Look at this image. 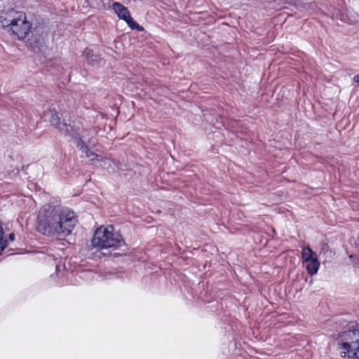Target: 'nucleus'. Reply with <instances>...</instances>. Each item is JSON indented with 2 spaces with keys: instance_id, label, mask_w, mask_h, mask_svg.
Masks as SVG:
<instances>
[{
  "instance_id": "obj_1",
  "label": "nucleus",
  "mask_w": 359,
  "mask_h": 359,
  "mask_svg": "<svg viewBox=\"0 0 359 359\" xmlns=\"http://www.w3.org/2000/svg\"><path fill=\"white\" fill-rule=\"evenodd\" d=\"M77 222L75 213L71 210L46 205L39 211L36 231L46 236L66 237L71 234Z\"/></svg>"
},
{
  "instance_id": "obj_2",
  "label": "nucleus",
  "mask_w": 359,
  "mask_h": 359,
  "mask_svg": "<svg viewBox=\"0 0 359 359\" xmlns=\"http://www.w3.org/2000/svg\"><path fill=\"white\" fill-rule=\"evenodd\" d=\"M91 245L93 248L99 250H109V254L120 250L122 247H126L121 235L118 232H115L112 226H100L97 229L91 239ZM122 253L121 252H114L113 255L116 257Z\"/></svg>"
},
{
  "instance_id": "obj_3",
  "label": "nucleus",
  "mask_w": 359,
  "mask_h": 359,
  "mask_svg": "<svg viewBox=\"0 0 359 359\" xmlns=\"http://www.w3.org/2000/svg\"><path fill=\"white\" fill-rule=\"evenodd\" d=\"M0 25L18 39H25L31 29V24L27 20L25 14L14 8L1 14Z\"/></svg>"
},
{
  "instance_id": "obj_4",
  "label": "nucleus",
  "mask_w": 359,
  "mask_h": 359,
  "mask_svg": "<svg viewBox=\"0 0 359 359\" xmlns=\"http://www.w3.org/2000/svg\"><path fill=\"white\" fill-rule=\"evenodd\" d=\"M339 344L340 354L350 359H359V330H348L342 335Z\"/></svg>"
},
{
  "instance_id": "obj_5",
  "label": "nucleus",
  "mask_w": 359,
  "mask_h": 359,
  "mask_svg": "<svg viewBox=\"0 0 359 359\" xmlns=\"http://www.w3.org/2000/svg\"><path fill=\"white\" fill-rule=\"evenodd\" d=\"M69 137H71L74 140V142L76 144L77 148L82 153L81 157L87 158L90 161H94L95 158H97L98 154L94 153L93 151H91L89 147V145L95 144V142L93 141L92 139H89L87 144L86 142L84 140L86 136H81L77 133L76 130L74 131V134H72V135H70Z\"/></svg>"
},
{
  "instance_id": "obj_6",
  "label": "nucleus",
  "mask_w": 359,
  "mask_h": 359,
  "mask_svg": "<svg viewBox=\"0 0 359 359\" xmlns=\"http://www.w3.org/2000/svg\"><path fill=\"white\" fill-rule=\"evenodd\" d=\"M112 8L118 18L125 21L131 29L137 31H142L144 29L141 25L133 20L128 8L119 2H114L112 4Z\"/></svg>"
},
{
  "instance_id": "obj_7",
  "label": "nucleus",
  "mask_w": 359,
  "mask_h": 359,
  "mask_svg": "<svg viewBox=\"0 0 359 359\" xmlns=\"http://www.w3.org/2000/svg\"><path fill=\"white\" fill-rule=\"evenodd\" d=\"M50 122L51 124L57 128L60 131L64 133L66 135L70 136L74 134L76 129L70 123H67L65 121H60V118L55 111L50 110Z\"/></svg>"
},
{
  "instance_id": "obj_8",
  "label": "nucleus",
  "mask_w": 359,
  "mask_h": 359,
  "mask_svg": "<svg viewBox=\"0 0 359 359\" xmlns=\"http://www.w3.org/2000/svg\"><path fill=\"white\" fill-rule=\"evenodd\" d=\"M95 161L99 163L100 167L107 171L109 173L116 171V165L111 158L103 157L101 155H97V158Z\"/></svg>"
},
{
  "instance_id": "obj_9",
  "label": "nucleus",
  "mask_w": 359,
  "mask_h": 359,
  "mask_svg": "<svg viewBox=\"0 0 359 359\" xmlns=\"http://www.w3.org/2000/svg\"><path fill=\"white\" fill-rule=\"evenodd\" d=\"M303 264H305L306 271L310 276H313L318 273L320 267V262L317 257Z\"/></svg>"
},
{
  "instance_id": "obj_10",
  "label": "nucleus",
  "mask_w": 359,
  "mask_h": 359,
  "mask_svg": "<svg viewBox=\"0 0 359 359\" xmlns=\"http://www.w3.org/2000/svg\"><path fill=\"white\" fill-rule=\"evenodd\" d=\"M316 254L312 250V249L309 247H304L302 250V263H304L308 261H311V259L316 257Z\"/></svg>"
},
{
  "instance_id": "obj_11",
  "label": "nucleus",
  "mask_w": 359,
  "mask_h": 359,
  "mask_svg": "<svg viewBox=\"0 0 359 359\" xmlns=\"http://www.w3.org/2000/svg\"><path fill=\"white\" fill-rule=\"evenodd\" d=\"M332 15L333 18L335 19H339L340 20L348 22V23H353L358 20L357 18L354 20L350 19L346 15L342 13L340 11L335 9L332 13Z\"/></svg>"
},
{
  "instance_id": "obj_12",
  "label": "nucleus",
  "mask_w": 359,
  "mask_h": 359,
  "mask_svg": "<svg viewBox=\"0 0 359 359\" xmlns=\"http://www.w3.org/2000/svg\"><path fill=\"white\" fill-rule=\"evenodd\" d=\"M8 245V241L4 238V230L0 224V252H3Z\"/></svg>"
},
{
  "instance_id": "obj_13",
  "label": "nucleus",
  "mask_w": 359,
  "mask_h": 359,
  "mask_svg": "<svg viewBox=\"0 0 359 359\" xmlns=\"http://www.w3.org/2000/svg\"><path fill=\"white\" fill-rule=\"evenodd\" d=\"M113 276H115L116 278H119V275L118 274H112V273H110L109 274L108 276H106V278L107 279H111Z\"/></svg>"
},
{
  "instance_id": "obj_14",
  "label": "nucleus",
  "mask_w": 359,
  "mask_h": 359,
  "mask_svg": "<svg viewBox=\"0 0 359 359\" xmlns=\"http://www.w3.org/2000/svg\"><path fill=\"white\" fill-rule=\"evenodd\" d=\"M8 239L11 241H13L15 240V234L13 233H11L8 236Z\"/></svg>"
},
{
  "instance_id": "obj_15",
  "label": "nucleus",
  "mask_w": 359,
  "mask_h": 359,
  "mask_svg": "<svg viewBox=\"0 0 359 359\" xmlns=\"http://www.w3.org/2000/svg\"><path fill=\"white\" fill-rule=\"evenodd\" d=\"M354 81L359 83V74H357L354 76Z\"/></svg>"
},
{
  "instance_id": "obj_16",
  "label": "nucleus",
  "mask_w": 359,
  "mask_h": 359,
  "mask_svg": "<svg viewBox=\"0 0 359 359\" xmlns=\"http://www.w3.org/2000/svg\"><path fill=\"white\" fill-rule=\"evenodd\" d=\"M59 267H60L59 264H57L56 266H55L56 271L59 270Z\"/></svg>"
},
{
  "instance_id": "obj_17",
  "label": "nucleus",
  "mask_w": 359,
  "mask_h": 359,
  "mask_svg": "<svg viewBox=\"0 0 359 359\" xmlns=\"http://www.w3.org/2000/svg\"><path fill=\"white\" fill-rule=\"evenodd\" d=\"M88 50H86L85 53L88 54Z\"/></svg>"
},
{
  "instance_id": "obj_18",
  "label": "nucleus",
  "mask_w": 359,
  "mask_h": 359,
  "mask_svg": "<svg viewBox=\"0 0 359 359\" xmlns=\"http://www.w3.org/2000/svg\"><path fill=\"white\" fill-rule=\"evenodd\" d=\"M93 62H94V60H92V65H94V63H93Z\"/></svg>"
}]
</instances>
